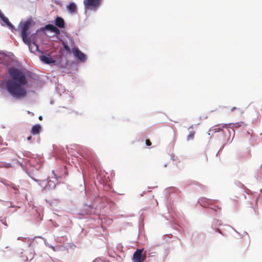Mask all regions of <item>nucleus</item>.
<instances>
[{
  "mask_svg": "<svg viewBox=\"0 0 262 262\" xmlns=\"http://www.w3.org/2000/svg\"><path fill=\"white\" fill-rule=\"evenodd\" d=\"M8 71L10 79L6 83L8 92L16 99L26 96L27 91L25 86L27 81L25 75L14 68H9Z\"/></svg>",
  "mask_w": 262,
  "mask_h": 262,
  "instance_id": "1",
  "label": "nucleus"
},
{
  "mask_svg": "<svg viewBox=\"0 0 262 262\" xmlns=\"http://www.w3.org/2000/svg\"><path fill=\"white\" fill-rule=\"evenodd\" d=\"M31 25V22L30 20H27L21 25V36L23 41L26 44L29 43L28 35L30 34L29 31L30 27Z\"/></svg>",
  "mask_w": 262,
  "mask_h": 262,
  "instance_id": "2",
  "label": "nucleus"
},
{
  "mask_svg": "<svg viewBox=\"0 0 262 262\" xmlns=\"http://www.w3.org/2000/svg\"><path fill=\"white\" fill-rule=\"evenodd\" d=\"M143 249H138L134 253L132 257L133 262H144L146 259V255L145 253H144Z\"/></svg>",
  "mask_w": 262,
  "mask_h": 262,
  "instance_id": "3",
  "label": "nucleus"
},
{
  "mask_svg": "<svg viewBox=\"0 0 262 262\" xmlns=\"http://www.w3.org/2000/svg\"><path fill=\"white\" fill-rule=\"evenodd\" d=\"M102 0H83V4L85 10L96 9L101 5Z\"/></svg>",
  "mask_w": 262,
  "mask_h": 262,
  "instance_id": "4",
  "label": "nucleus"
},
{
  "mask_svg": "<svg viewBox=\"0 0 262 262\" xmlns=\"http://www.w3.org/2000/svg\"><path fill=\"white\" fill-rule=\"evenodd\" d=\"M72 53L74 56L77 58L80 61L84 62L86 60V56L77 48H73Z\"/></svg>",
  "mask_w": 262,
  "mask_h": 262,
  "instance_id": "5",
  "label": "nucleus"
},
{
  "mask_svg": "<svg viewBox=\"0 0 262 262\" xmlns=\"http://www.w3.org/2000/svg\"><path fill=\"white\" fill-rule=\"evenodd\" d=\"M40 59L42 62L46 64L53 63L55 62V60L52 58L50 55L41 56H40Z\"/></svg>",
  "mask_w": 262,
  "mask_h": 262,
  "instance_id": "6",
  "label": "nucleus"
},
{
  "mask_svg": "<svg viewBox=\"0 0 262 262\" xmlns=\"http://www.w3.org/2000/svg\"><path fill=\"white\" fill-rule=\"evenodd\" d=\"M55 25L60 28L65 27V23L64 19L60 17H57L55 20Z\"/></svg>",
  "mask_w": 262,
  "mask_h": 262,
  "instance_id": "7",
  "label": "nucleus"
},
{
  "mask_svg": "<svg viewBox=\"0 0 262 262\" xmlns=\"http://www.w3.org/2000/svg\"><path fill=\"white\" fill-rule=\"evenodd\" d=\"M45 29L50 30L55 33L56 35H59L60 33V30L55 26L51 24H48L45 26Z\"/></svg>",
  "mask_w": 262,
  "mask_h": 262,
  "instance_id": "8",
  "label": "nucleus"
},
{
  "mask_svg": "<svg viewBox=\"0 0 262 262\" xmlns=\"http://www.w3.org/2000/svg\"><path fill=\"white\" fill-rule=\"evenodd\" d=\"M41 129V126L39 124H36L32 126L31 133L32 134L35 135L38 134Z\"/></svg>",
  "mask_w": 262,
  "mask_h": 262,
  "instance_id": "9",
  "label": "nucleus"
},
{
  "mask_svg": "<svg viewBox=\"0 0 262 262\" xmlns=\"http://www.w3.org/2000/svg\"><path fill=\"white\" fill-rule=\"evenodd\" d=\"M68 11L70 13H74L77 11V6L74 3L71 2L67 6Z\"/></svg>",
  "mask_w": 262,
  "mask_h": 262,
  "instance_id": "10",
  "label": "nucleus"
},
{
  "mask_svg": "<svg viewBox=\"0 0 262 262\" xmlns=\"http://www.w3.org/2000/svg\"><path fill=\"white\" fill-rule=\"evenodd\" d=\"M29 46V49L32 52H34L38 50V45L35 43H30V40L29 39V43L27 44Z\"/></svg>",
  "mask_w": 262,
  "mask_h": 262,
  "instance_id": "11",
  "label": "nucleus"
},
{
  "mask_svg": "<svg viewBox=\"0 0 262 262\" xmlns=\"http://www.w3.org/2000/svg\"><path fill=\"white\" fill-rule=\"evenodd\" d=\"M0 17L1 18V19L3 21V22L5 23V24L6 25H7L9 27H10V28H13V25L9 21V20L7 17H6L4 15L1 14H0Z\"/></svg>",
  "mask_w": 262,
  "mask_h": 262,
  "instance_id": "12",
  "label": "nucleus"
},
{
  "mask_svg": "<svg viewBox=\"0 0 262 262\" xmlns=\"http://www.w3.org/2000/svg\"><path fill=\"white\" fill-rule=\"evenodd\" d=\"M195 132L194 131H191L187 136V141H190L192 140L194 138L195 136Z\"/></svg>",
  "mask_w": 262,
  "mask_h": 262,
  "instance_id": "13",
  "label": "nucleus"
},
{
  "mask_svg": "<svg viewBox=\"0 0 262 262\" xmlns=\"http://www.w3.org/2000/svg\"><path fill=\"white\" fill-rule=\"evenodd\" d=\"M12 165L11 164L6 163L5 162H0V168H8L11 167Z\"/></svg>",
  "mask_w": 262,
  "mask_h": 262,
  "instance_id": "14",
  "label": "nucleus"
},
{
  "mask_svg": "<svg viewBox=\"0 0 262 262\" xmlns=\"http://www.w3.org/2000/svg\"><path fill=\"white\" fill-rule=\"evenodd\" d=\"M84 158L88 161V162L89 163V164H91L92 163V160L93 159V157L92 156H89L86 155V157Z\"/></svg>",
  "mask_w": 262,
  "mask_h": 262,
  "instance_id": "15",
  "label": "nucleus"
},
{
  "mask_svg": "<svg viewBox=\"0 0 262 262\" xmlns=\"http://www.w3.org/2000/svg\"><path fill=\"white\" fill-rule=\"evenodd\" d=\"M211 209L214 210V211H217L218 210H221V208L217 206H214V207H211Z\"/></svg>",
  "mask_w": 262,
  "mask_h": 262,
  "instance_id": "16",
  "label": "nucleus"
},
{
  "mask_svg": "<svg viewBox=\"0 0 262 262\" xmlns=\"http://www.w3.org/2000/svg\"><path fill=\"white\" fill-rule=\"evenodd\" d=\"M146 145L148 146H150L151 145V142L149 140V139L146 140Z\"/></svg>",
  "mask_w": 262,
  "mask_h": 262,
  "instance_id": "17",
  "label": "nucleus"
},
{
  "mask_svg": "<svg viewBox=\"0 0 262 262\" xmlns=\"http://www.w3.org/2000/svg\"><path fill=\"white\" fill-rule=\"evenodd\" d=\"M64 48L67 51H69L70 50V48L68 46H67V45H64Z\"/></svg>",
  "mask_w": 262,
  "mask_h": 262,
  "instance_id": "18",
  "label": "nucleus"
},
{
  "mask_svg": "<svg viewBox=\"0 0 262 262\" xmlns=\"http://www.w3.org/2000/svg\"><path fill=\"white\" fill-rule=\"evenodd\" d=\"M215 130V132H220L221 129L220 128H215L214 129Z\"/></svg>",
  "mask_w": 262,
  "mask_h": 262,
  "instance_id": "19",
  "label": "nucleus"
},
{
  "mask_svg": "<svg viewBox=\"0 0 262 262\" xmlns=\"http://www.w3.org/2000/svg\"><path fill=\"white\" fill-rule=\"evenodd\" d=\"M32 138V137L31 136H29V137H27V140L28 141H30Z\"/></svg>",
  "mask_w": 262,
  "mask_h": 262,
  "instance_id": "20",
  "label": "nucleus"
},
{
  "mask_svg": "<svg viewBox=\"0 0 262 262\" xmlns=\"http://www.w3.org/2000/svg\"><path fill=\"white\" fill-rule=\"evenodd\" d=\"M38 119L39 120H42V117L41 116H39Z\"/></svg>",
  "mask_w": 262,
  "mask_h": 262,
  "instance_id": "21",
  "label": "nucleus"
},
{
  "mask_svg": "<svg viewBox=\"0 0 262 262\" xmlns=\"http://www.w3.org/2000/svg\"><path fill=\"white\" fill-rule=\"evenodd\" d=\"M236 109V108L235 107H233L232 108L231 110L232 111H234V110Z\"/></svg>",
  "mask_w": 262,
  "mask_h": 262,
  "instance_id": "22",
  "label": "nucleus"
},
{
  "mask_svg": "<svg viewBox=\"0 0 262 262\" xmlns=\"http://www.w3.org/2000/svg\"><path fill=\"white\" fill-rule=\"evenodd\" d=\"M28 113L29 114H31V115H34V114L33 113H31L30 112H28Z\"/></svg>",
  "mask_w": 262,
  "mask_h": 262,
  "instance_id": "23",
  "label": "nucleus"
},
{
  "mask_svg": "<svg viewBox=\"0 0 262 262\" xmlns=\"http://www.w3.org/2000/svg\"><path fill=\"white\" fill-rule=\"evenodd\" d=\"M205 200V198H203V199H201V201H203V200Z\"/></svg>",
  "mask_w": 262,
  "mask_h": 262,
  "instance_id": "24",
  "label": "nucleus"
},
{
  "mask_svg": "<svg viewBox=\"0 0 262 262\" xmlns=\"http://www.w3.org/2000/svg\"><path fill=\"white\" fill-rule=\"evenodd\" d=\"M192 126H193L192 125V126H191V127H189V128H192Z\"/></svg>",
  "mask_w": 262,
  "mask_h": 262,
  "instance_id": "25",
  "label": "nucleus"
}]
</instances>
